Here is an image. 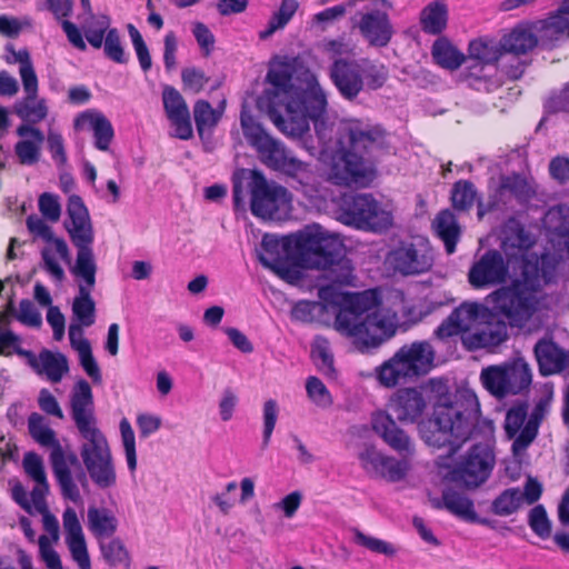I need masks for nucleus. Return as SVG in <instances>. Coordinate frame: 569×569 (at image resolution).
Instances as JSON below:
<instances>
[{
    "label": "nucleus",
    "instance_id": "39",
    "mask_svg": "<svg viewBox=\"0 0 569 569\" xmlns=\"http://www.w3.org/2000/svg\"><path fill=\"white\" fill-rule=\"evenodd\" d=\"M541 38L549 42L569 38V11L560 8L547 19L541 21Z\"/></svg>",
    "mask_w": 569,
    "mask_h": 569
},
{
    "label": "nucleus",
    "instance_id": "44",
    "mask_svg": "<svg viewBox=\"0 0 569 569\" xmlns=\"http://www.w3.org/2000/svg\"><path fill=\"white\" fill-rule=\"evenodd\" d=\"M483 387L495 397L501 399L508 396L506 368L503 366H491L481 371Z\"/></svg>",
    "mask_w": 569,
    "mask_h": 569
},
{
    "label": "nucleus",
    "instance_id": "36",
    "mask_svg": "<svg viewBox=\"0 0 569 569\" xmlns=\"http://www.w3.org/2000/svg\"><path fill=\"white\" fill-rule=\"evenodd\" d=\"M501 43L493 39L481 37L473 39L468 46V56L478 66H493L502 57Z\"/></svg>",
    "mask_w": 569,
    "mask_h": 569
},
{
    "label": "nucleus",
    "instance_id": "3",
    "mask_svg": "<svg viewBox=\"0 0 569 569\" xmlns=\"http://www.w3.org/2000/svg\"><path fill=\"white\" fill-rule=\"evenodd\" d=\"M318 297L322 302L338 306L335 329L353 339L361 352L377 349L391 339L399 327L397 311L381 306L379 289L362 292H341L337 283L321 286Z\"/></svg>",
    "mask_w": 569,
    "mask_h": 569
},
{
    "label": "nucleus",
    "instance_id": "60",
    "mask_svg": "<svg viewBox=\"0 0 569 569\" xmlns=\"http://www.w3.org/2000/svg\"><path fill=\"white\" fill-rule=\"evenodd\" d=\"M386 455L375 447L368 446L359 453V460L363 470L371 477H379Z\"/></svg>",
    "mask_w": 569,
    "mask_h": 569
},
{
    "label": "nucleus",
    "instance_id": "5",
    "mask_svg": "<svg viewBox=\"0 0 569 569\" xmlns=\"http://www.w3.org/2000/svg\"><path fill=\"white\" fill-rule=\"evenodd\" d=\"M70 416L82 438L81 460L91 481L101 490L117 485V471L108 441L98 428L90 383L79 379L70 392Z\"/></svg>",
    "mask_w": 569,
    "mask_h": 569
},
{
    "label": "nucleus",
    "instance_id": "4",
    "mask_svg": "<svg viewBox=\"0 0 569 569\" xmlns=\"http://www.w3.org/2000/svg\"><path fill=\"white\" fill-rule=\"evenodd\" d=\"M430 385L437 392V399L428 428L421 429L422 439L427 445L436 448L448 447V452L452 455L470 437L479 432L492 433L491 422L480 418V406L476 395L466 393L457 398L449 392L443 381L432 379Z\"/></svg>",
    "mask_w": 569,
    "mask_h": 569
},
{
    "label": "nucleus",
    "instance_id": "21",
    "mask_svg": "<svg viewBox=\"0 0 569 569\" xmlns=\"http://www.w3.org/2000/svg\"><path fill=\"white\" fill-rule=\"evenodd\" d=\"M66 543L79 569H91V561L81 523L73 508L67 507L62 515Z\"/></svg>",
    "mask_w": 569,
    "mask_h": 569
},
{
    "label": "nucleus",
    "instance_id": "49",
    "mask_svg": "<svg viewBox=\"0 0 569 569\" xmlns=\"http://www.w3.org/2000/svg\"><path fill=\"white\" fill-rule=\"evenodd\" d=\"M21 338L12 332L9 329H3L0 327V355L1 356H11L12 353H17L20 357H23L28 360H34V353L29 350H24L21 348Z\"/></svg>",
    "mask_w": 569,
    "mask_h": 569
},
{
    "label": "nucleus",
    "instance_id": "24",
    "mask_svg": "<svg viewBox=\"0 0 569 569\" xmlns=\"http://www.w3.org/2000/svg\"><path fill=\"white\" fill-rule=\"evenodd\" d=\"M426 400L416 388L399 389L391 398L389 408L400 422H416L426 409Z\"/></svg>",
    "mask_w": 569,
    "mask_h": 569
},
{
    "label": "nucleus",
    "instance_id": "8",
    "mask_svg": "<svg viewBox=\"0 0 569 569\" xmlns=\"http://www.w3.org/2000/svg\"><path fill=\"white\" fill-rule=\"evenodd\" d=\"M319 161L328 170V179L336 186L368 188L378 177L376 162L360 144H310Z\"/></svg>",
    "mask_w": 569,
    "mask_h": 569
},
{
    "label": "nucleus",
    "instance_id": "63",
    "mask_svg": "<svg viewBox=\"0 0 569 569\" xmlns=\"http://www.w3.org/2000/svg\"><path fill=\"white\" fill-rule=\"evenodd\" d=\"M501 188L509 191L520 201H526L531 196V188L519 174L505 177L501 181Z\"/></svg>",
    "mask_w": 569,
    "mask_h": 569
},
{
    "label": "nucleus",
    "instance_id": "20",
    "mask_svg": "<svg viewBox=\"0 0 569 569\" xmlns=\"http://www.w3.org/2000/svg\"><path fill=\"white\" fill-rule=\"evenodd\" d=\"M371 426L377 435L395 451L403 457L413 455L415 448L410 437L397 426L390 415L376 411L371 415Z\"/></svg>",
    "mask_w": 569,
    "mask_h": 569
},
{
    "label": "nucleus",
    "instance_id": "42",
    "mask_svg": "<svg viewBox=\"0 0 569 569\" xmlns=\"http://www.w3.org/2000/svg\"><path fill=\"white\" fill-rule=\"evenodd\" d=\"M442 505L449 512L465 521H469L475 512L473 501L453 489H447L442 492Z\"/></svg>",
    "mask_w": 569,
    "mask_h": 569
},
{
    "label": "nucleus",
    "instance_id": "64",
    "mask_svg": "<svg viewBox=\"0 0 569 569\" xmlns=\"http://www.w3.org/2000/svg\"><path fill=\"white\" fill-rule=\"evenodd\" d=\"M529 526L532 531L541 538L550 536L551 526L547 517L546 509L541 505H538L530 510Z\"/></svg>",
    "mask_w": 569,
    "mask_h": 569
},
{
    "label": "nucleus",
    "instance_id": "2",
    "mask_svg": "<svg viewBox=\"0 0 569 569\" xmlns=\"http://www.w3.org/2000/svg\"><path fill=\"white\" fill-rule=\"evenodd\" d=\"M541 288L538 263L525 261L520 279L487 297L492 309L480 302L465 301L438 326L435 336L442 340L468 335L472 328L491 320L493 312L505 317L510 327L523 328L539 308Z\"/></svg>",
    "mask_w": 569,
    "mask_h": 569
},
{
    "label": "nucleus",
    "instance_id": "38",
    "mask_svg": "<svg viewBox=\"0 0 569 569\" xmlns=\"http://www.w3.org/2000/svg\"><path fill=\"white\" fill-rule=\"evenodd\" d=\"M435 62L448 70H457L466 61V56L448 39H437L431 48Z\"/></svg>",
    "mask_w": 569,
    "mask_h": 569
},
{
    "label": "nucleus",
    "instance_id": "58",
    "mask_svg": "<svg viewBox=\"0 0 569 569\" xmlns=\"http://www.w3.org/2000/svg\"><path fill=\"white\" fill-rule=\"evenodd\" d=\"M279 416V406L276 400L268 399L262 408V446L268 447Z\"/></svg>",
    "mask_w": 569,
    "mask_h": 569
},
{
    "label": "nucleus",
    "instance_id": "47",
    "mask_svg": "<svg viewBox=\"0 0 569 569\" xmlns=\"http://www.w3.org/2000/svg\"><path fill=\"white\" fill-rule=\"evenodd\" d=\"M240 123L243 131V136L248 139V142H278L274 140L260 122L243 107L240 113Z\"/></svg>",
    "mask_w": 569,
    "mask_h": 569
},
{
    "label": "nucleus",
    "instance_id": "45",
    "mask_svg": "<svg viewBox=\"0 0 569 569\" xmlns=\"http://www.w3.org/2000/svg\"><path fill=\"white\" fill-rule=\"evenodd\" d=\"M523 503V495L519 488L503 490L491 503V511L501 517L516 512Z\"/></svg>",
    "mask_w": 569,
    "mask_h": 569
},
{
    "label": "nucleus",
    "instance_id": "15",
    "mask_svg": "<svg viewBox=\"0 0 569 569\" xmlns=\"http://www.w3.org/2000/svg\"><path fill=\"white\" fill-rule=\"evenodd\" d=\"M495 453L489 441L475 443L453 469V478L467 488H477L490 477Z\"/></svg>",
    "mask_w": 569,
    "mask_h": 569
},
{
    "label": "nucleus",
    "instance_id": "46",
    "mask_svg": "<svg viewBox=\"0 0 569 569\" xmlns=\"http://www.w3.org/2000/svg\"><path fill=\"white\" fill-rule=\"evenodd\" d=\"M352 533L353 542L356 545L363 547L373 553L392 558L399 551V548L395 543L366 535L357 528L352 529Z\"/></svg>",
    "mask_w": 569,
    "mask_h": 569
},
{
    "label": "nucleus",
    "instance_id": "54",
    "mask_svg": "<svg viewBox=\"0 0 569 569\" xmlns=\"http://www.w3.org/2000/svg\"><path fill=\"white\" fill-rule=\"evenodd\" d=\"M306 391L308 398L320 408H328L332 405V397L325 383L315 376L307 379Z\"/></svg>",
    "mask_w": 569,
    "mask_h": 569
},
{
    "label": "nucleus",
    "instance_id": "43",
    "mask_svg": "<svg viewBox=\"0 0 569 569\" xmlns=\"http://www.w3.org/2000/svg\"><path fill=\"white\" fill-rule=\"evenodd\" d=\"M298 7L297 0H281L278 11L270 18L267 29L259 32V38L266 40L277 30L284 28L295 16Z\"/></svg>",
    "mask_w": 569,
    "mask_h": 569
},
{
    "label": "nucleus",
    "instance_id": "62",
    "mask_svg": "<svg viewBox=\"0 0 569 569\" xmlns=\"http://www.w3.org/2000/svg\"><path fill=\"white\" fill-rule=\"evenodd\" d=\"M528 406L518 403L511 407L506 415L505 429L509 438H515L525 423Z\"/></svg>",
    "mask_w": 569,
    "mask_h": 569
},
{
    "label": "nucleus",
    "instance_id": "29",
    "mask_svg": "<svg viewBox=\"0 0 569 569\" xmlns=\"http://www.w3.org/2000/svg\"><path fill=\"white\" fill-rule=\"evenodd\" d=\"M43 269L57 282H62L66 278L64 270L59 263V259L66 263H71L70 251L63 239H54L51 246L41 251Z\"/></svg>",
    "mask_w": 569,
    "mask_h": 569
},
{
    "label": "nucleus",
    "instance_id": "22",
    "mask_svg": "<svg viewBox=\"0 0 569 569\" xmlns=\"http://www.w3.org/2000/svg\"><path fill=\"white\" fill-rule=\"evenodd\" d=\"M337 142H381L387 138V130L369 119L347 118L339 121Z\"/></svg>",
    "mask_w": 569,
    "mask_h": 569
},
{
    "label": "nucleus",
    "instance_id": "57",
    "mask_svg": "<svg viewBox=\"0 0 569 569\" xmlns=\"http://www.w3.org/2000/svg\"><path fill=\"white\" fill-rule=\"evenodd\" d=\"M209 80L210 78L204 71L196 67L183 68L181 71V81L184 91L199 93L208 84Z\"/></svg>",
    "mask_w": 569,
    "mask_h": 569
},
{
    "label": "nucleus",
    "instance_id": "53",
    "mask_svg": "<svg viewBox=\"0 0 569 569\" xmlns=\"http://www.w3.org/2000/svg\"><path fill=\"white\" fill-rule=\"evenodd\" d=\"M128 468L131 472L137 469L136 438L130 422L123 418L119 425Z\"/></svg>",
    "mask_w": 569,
    "mask_h": 569
},
{
    "label": "nucleus",
    "instance_id": "48",
    "mask_svg": "<svg viewBox=\"0 0 569 569\" xmlns=\"http://www.w3.org/2000/svg\"><path fill=\"white\" fill-rule=\"evenodd\" d=\"M99 547L104 560L110 566L126 565L129 567L130 556L121 539L113 538L109 541H104V539L100 540Z\"/></svg>",
    "mask_w": 569,
    "mask_h": 569
},
{
    "label": "nucleus",
    "instance_id": "30",
    "mask_svg": "<svg viewBox=\"0 0 569 569\" xmlns=\"http://www.w3.org/2000/svg\"><path fill=\"white\" fill-rule=\"evenodd\" d=\"M466 80L469 87L477 91L495 92L503 84L500 71L493 66L471 64L468 67Z\"/></svg>",
    "mask_w": 569,
    "mask_h": 569
},
{
    "label": "nucleus",
    "instance_id": "31",
    "mask_svg": "<svg viewBox=\"0 0 569 569\" xmlns=\"http://www.w3.org/2000/svg\"><path fill=\"white\" fill-rule=\"evenodd\" d=\"M87 517L88 529L99 541L112 537L118 529V519L109 508L91 506Z\"/></svg>",
    "mask_w": 569,
    "mask_h": 569
},
{
    "label": "nucleus",
    "instance_id": "35",
    "mask_svg": "<svg viewBox=\"0 0 569 569\" xmlns=\"http://www.w3.org/2000/svg\"><path fill=\"white\" fill-rule=\"evenodd\" d=\"M448 23V7L441 0L428 3L420 12V27L425 33H442Z\"/></svg>",
    "mask_w": 569,
    "mask_h": 569
},
{
    "label": "nucleus",
    "instance_id": "28",
    "mask_svg": "<svg viewBox=\"0 0 569 569\" xmlns=\"http://www.w3.org/2000/svg\"><path fill=\"white\" fill-rule=\"evenodd\" d=\"M28 363L38 373L46 375L48 380L53 383L60 382L69 371L67 357L47 349H43L38 357L34 355V360H28Z\"/></svg>",
    "mask_w": 569,
    "mask_h": 569
},
{
    "label": "nucleus",
    "instance_id": "19",
    "mask_svg": "<svg viewBox=\"0 0 569 569\" xmlns=\"http://www.w3.org/2000/svg\"><path fill=\"white\" fill-rule=\"evenodd\" d=\"M14 113L24 122L18 127L17 133L21 138L20 142H43V133L32 124L42 121L48 113L43 100H37V94L26 96L22 100L16 102Z\"/></svg>",
    "mask_w": 569,
    "mask_h": 569
},
{
    "label": "nucleus",
    "instance_id": "18",
    "mask_svg": "<svg viewBox=\"0 0 569 569\" xmlns=\"http://www.w3.org/2000/svg\"><path fill=\"white\" fill-rule=\"evenodd\" d=\"M356 28L371 47H387L393 36V27L389 14L380 9L359 12Z\"/></svg>",
    "mask_w": 569,
    "mask_h": 569
},
{
    "label": "nucleus",
    "instance_id": "16",
    "mask_svg": "<svg viewBox=\"0 0 569 569\" xmlns=\"http://www.w3.org/2000/svg\"><path fill=\"white\" fill-rule=\"evenodd\" d=\"M509 274V266L498 250H488L476 261L468 272L469 283L476 289L503 283Z\"/></svg>",
    "mask_w": 569,
    "mask_h": 569
},
{
    "label": "nucleus",
    "instance_id": "56",
    "mask_svg": "<svg viewBox=\"0 0 569 569\" xmlns=\"http://www.w3.org/2000/svg\"><path fill=\"white\" fill-rule=\"evenodd\" d=\"M476 198V190L469 181H458L452 188V206L458 210H467L472 207Z\"/></svg>",
    "mask_w": 569,
    "mask_h": 569
},
{
    "label": "nucleus",
    "instance_id": "11",
    "mask_svg": "<svg viewBox=\"0 0 569 569\" xmlns=\"http://www.w3.org/2000/svg\"><path fill=\"white\" fill-rule=\"evenodd\" d=\"M435 349L428 341L405 345L375 370L376 379L386 388H395L427 375L433 367Z\"/></svg>",
    "mask_w": 569,
    "mask_h": 569
},
{
    "label": "nucleus",
    "instance_id": "52",
    "mask_svg": "<svg viewBox=\"0 0 569 569\" xmlns=\"http://www.w3.org/2000/svg\"><path fill=\"white\" fill-rule=\"evenodd\" d=\"M102 47L106 57L111 61L119 64L128 62V57L121 44L120 33L117 28H112L107 32Z\"/></svg>",
    "mask_w": 569,
    "mask_h": 569
},
{
    "label": "nucleus",
    "instance_id": "10",
    "mask_svg": "<svg viewBox=\"0 0 569 569\" xmlns=\"http://www.w3.org/2000/svg\"><path fill=\"white\" fill-rule=\"evenodd\" d=\"M329 78L345 100L353 101L366 86L369 90L382 88L388 79V69L368 58H338L329 67Z\"/></svg>",
    "mask_w": 569,
    "mask_h": 569
},
{
    "label": "nucleus",
    "instance_id": "40",
    "mask_svg": "<svg viewBox=\"0 0 569 569\" xmlns=\"http://www.w3.org/2000/svg\"><path fill=\"white\" fill-rule=\"evenodd\" d=\"M508 395H517L527 389L531 383V371L522 360L505 365Z\"/></svg>",
    "mask_w": 569,
    "mask_h": 569
},
{
    "label": "nucleus",
    "instance_id": "50",
    "mask_svg": "<svg viewBox=\"0 0 569 569\" xmlns=\"http://www.w3.org/2000/svg\"><path fill=\"white\" fill-rule=\"evenodd\" d=\"M312 357L319 370L327 376L333 375V357L330 352L329 342L326 338L316 337L312 343Z\"/></svg>",
    "mask_w": 569,
    "mask_h": 569
},
{
    "label": "nucleus",
    "instance_id": "41",
    "mask_svg": "<svg viewBox=\"0 0 569 569\" xmlns=\"http://www.w3.org/2000/svg\"><path fill=\"white\" fill-rule=\"evenodd\" d=\"M110 18L107 14L88 17L81 27V30L89 42L94 49H100L106 40L107 32L110 28Z\"/></svg>",
    "mask_w": 569,
    "mask_h": 569
},
{
    "label": "nucleus",
    "instance_id": "51",
    "mask_svg": "<svg viewBox=\"0 0 569 569\" xmlns=\"http://www.w3.org/2000/svg\"><path fill=\"white\" fill-rule=\"evenodd\" d=\"M407 457L402 459H396L393 457L386 456L379 477L390 482H398L402 480L410 468Z\"/></svg>",
    "mask_w": 569,
    "mask_h": 569
},
{
    "label": "nucleus",
    "instance_id": "34",
    "mask_svg": "<svg viewBox=\"0 0 569 569\" xmlns=\"http://www.w3.org/2000/svg\"><path fill=\"white\" fill-rule=\"evenodd\" d=\"M432 228L443 242L446 252L452 254L460 238V227L456 216L449 209L440 211L432 222Z\"/></svg>",
    "mask_w": 569,
    "mask_h": 569
},
{
    "label": "nucleus",
    "instance_id": "33",
    "mask_svg": "<svg viewBox=\"0 0 569 569\" xmlns=\"http://www.w3.org/2000/svg\"><path fill=\"white\" fill-rule=\"evenodd\" d=\"M223 107L213 108L209 101L200 99L193 104V119L201 140L209 139L222 118Z\"/></svg>",
    "mask_w": 569,
    "mask_h": 569
},
{
    "label": "nucleus",
    "instance_id": "37",
    "mask_svg": "<svg viewBox=\"0 0 569 569\" xmlns=\"http://www.w3.org/2000/svg\"><path fill=\"white\" fill-rule=\"evenodd\" d=\"M329 234L337 238L341 243V251L339 256L330 262V264L321 268H313L315 270L328 271L327 278L338 286H352L355 282L353 268L349 260L345 259V243L338 233L329 231Z\"/></svg>",
    "mask_w": 569,
    "mask_h": 569
},
{
    "label": "nucleus",
    "instance_id": "23",
    "mask_svg": "<svg viewBox=\"0 0 569 569\" xmlns=\"http://www.w3.org/2000/svg\"><path fill=\"white\" fill-rule=\"evenodd\" d=\"M499 316L493 312L491 320L482 322L483 327L475 332L461 336L463 347L469 351L493 348L501 345L508 338L507 323L503 320H495Z\"/></svg>",
    "mask_w": 569,
    "mask_h": 569
},
{
    "label": "nucleus",
    "instance_id": "25",
    "mask_svg": "<svg viewBox=\"0 0 569 569\" xmlns=\"http://www.w3.org/2000/svg\"><path fill=\"white\" fill-rule=\"evenodd\" d=\"M261 161L269 168L293 176L303 169V162L288 152L283 144H254Z\"/></svg>",
    "mask_w": 569,
    "mask_h": 569
},
{
    "label": "nucleus",
    "instance_id": "61",
    "mask_svg": "<svg viewBox=\"0 0 569 569\" xmlns=\"http://www.w3.org/2000/svg\"><path fill=\"white\" fill-rule=\"evenodd\" d=\"M323 306L318 301L300 300L291 309V319L293 321L309 323L312 322L317 313L322 311Z\"/></svg>",
    "mask_w": 569,
    "mask_h": 569
},
{
    "label": "nucleus",
    "instance_id": "55",
    "mask_svg": "<svg viewBox=\"0 0 569 569\" xmlns=\"http://www.w3.org/2000/svg\"><path fill=\"white\" fill-rule=\"evenodd\" d=\"M162 101L168 118L184 114L186 111H189L182 94L172 86L163 87Z\"/></svg>",
    "mask_w": 569,
    "mask_h": 569
},
{
    "label": "nucleus",
    "instance_id": "13",
    "mask_svg": "<svg viewBox=\"0 0 569 569\" xmlns=\"http://www.w3.org/2000/svg\"><path fill=\"white\" fill-rule=\"evenodd\" d=\"M67 212L69 220L66 222V228L77 248L76 261L70 267V271L97 270L98 267L92 250L94 232L88 209L79 196L72 194L69 197Z\"/></svg>",
    "mask_w": 569,
    "mask_h": 569
},
{
    "label": "nucleus",
    "instance_id": "32",
    "mask_svg": "<svg viewBox=\"0 0 569 569\" xmlns=\"http://www.w3.org/2000/svg\"><path fill=\"white\" fill-rule=\"evenodd\" d=\"M502 53L526 54L538 44L537 36L530 28L517 26L500 39Z\"/></svg>",
    "mask_w": 569,
    "mask_h": 569
},
{
    "label": "nucleus",
    "instance_id": "14",
    "mask_svg": "<svg viewBox=\"0 0 569 569\" xmlns=\"http://www.w3.org/2000/svg\"><path fill=\"white\" fill-rule=\"evenodd\" d=\"M386 263L395 272L403 277H416L428 273L435 263V250L430 241L420 236L399 241L390 249Z\"/></svg>",
    "mask_w": 569,
    "mask_h": 569
},
{
    "label": "nucleus",
    "instance_id": "6",
    "mask_svg": "<svg viewBox=\"0 0 569 569\" xmlns=\"http://www.w3.org/2000/svg\"><path fill=\"white\" fill-rule=\"evenodd\" d=\"M341 243L318 223L306 226L297 233L278 238L264 234L258 254L260 263L283 276L280 267L282 252L292 257L302 268H321L330 264L340 253Z\"/></svg>",
    "mask_w": 569,
    "mask_h": 569
},
{
    "label": "nucleus",
    "instance_id": "7",
    "mask_svg": "<svg viewBox=\"0 0 569 569\" xmlns=\"http://www.w3.org/2000/svg\"><path fill=\"white\" fill-rule=\"evenodd\" d=\"M28 429L32 439L50 450L49 461L63 498L78 502L81 493L78 483L87 482V475L77 453L70 446L61 445L57 433L40 413L32 412L28 418Z\"/></svg>",
    "mask_w": 569,
    "mask_h": 569
},
{
    "label": "nucleus",
    "instance_id": "12",
    "mask_svg": "<svg viewBox=\"0 0 569 569\" xmlns=\"http://www.w3.org/2000/svg\"><path fill=\"white\" fill-rule=\"evenodd\" d=\"M337 219L346 226L366 231H385L392 226V213L372 194H345Z\"/></svg>",
    "mask_w": 569,
    "mask_h": 569
},
{
    "label": "nucleus",
    "instance_id": "1",
    "mask_svg": "<svg viewBox=\"0 0 569 569\" xmlns=\"http://www.w3.org/2000/svg\"><path fill=\"white\" fill-rule=\"evenodd\" d=\"M293 67L287 61H278L270 66L267 76V88L258 99L260 108H264L279 131L289 139H301L313 123L319 142H327L332 132L327 117V97L316 83L300 92L293 84Z\"/></svg>",
    "mask_w": 569,
    "mask_h": 569
},
{
    "label": "nucleus",
    "instance_id": "17",
    "mask_svg": "<svg viewBox=\"0 0 569 569\" xmlns=\"http://www.w3.org/2000/svg\"><path fill=\"white\" fill-rule=\"evenodd\" d=\"M73 276L78 293L71 305L72 320L91 327L96 322V302L91 292L96 286L97 270L70 271Z\"/></svg>",
    "mask_w": 569,
    "mask_h": 569
},
{
    "label": "nucleus",
    "instance_id": "26",
    "mask_svg": "<svg viewBox=\"0 0 569 569\" xmlns=\"http://www.w3.org/2000/svg\"><path fill=\"white\" fill-rule=\"evenodd\" d=\"M535 356L543 376L560 372L569 365V352L561 349L552 340H539L535 347Z\"/></svg>",
    "mask_w": 569,
    "mask_h": 569
},
{
    "label": "nucleus",
    "instance_id": "27",
    "mask_svg": "<svg viewBox=\"0 0 569 569\" xmlns=\"http://www.w3.org/2000/svg\"><path fill=\"white\" fill-rule=\"evenodd\" d=\"M74 127L78 130L92 132L94 142H111L114 136L110 120L96 109L81 112L74 120Z\"/></svg>",
    "mask_w": 569,
    "mask_h": 569
},
{
    "label": "nucleus",
    "instance_id": "59",
    "mask_svg": "<svg viewBox=\"0 0 569 569\" xmlns=\"http://www.w3.org/2000/svg\"><path fill=\"white\" fill-rule=\"evenodd\" d=\"M128 33L130 36L132 46L134 48L137 58L139 60L141 69L147 72L151 69L152 60L149 52V49L140 33V31L132 24L129 23L127 26Z\"/></svg>",
    "mask_w": 569,
    "mask_h": 569
},
{
    "label": "nucleus",
    "instance_id": "9",
    "mask_svg": "<svg viewBox=\"0 0 569 569\" xmlns=\"http://www.w3.org/2000/svg\"><path fill=\"white\" fill-rule=\"evenodd\" d=\"M251 193V212L264 220H281L291 210V194L282 186L268 182L256 171L251 174V182L244 169L237 170L232 178V199L234 207L242 206L249 192Z\"/></svg>",
    "mask_w": 569,
    "mask_h": 569
}]
</instances>
